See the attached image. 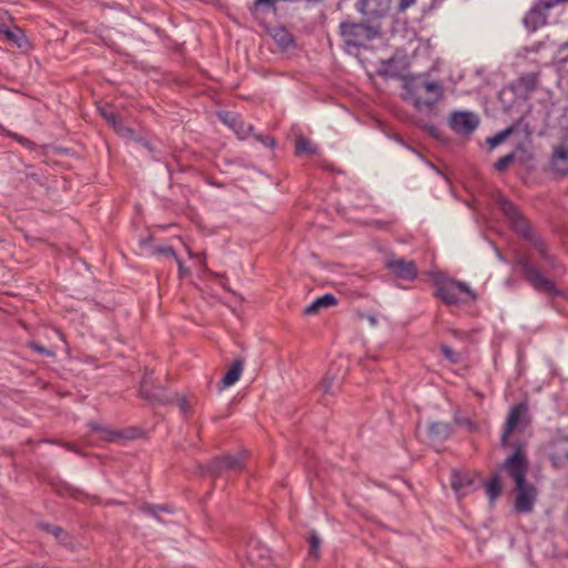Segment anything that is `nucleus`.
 <instances>
[{
	"label": "nucleus",
	"mask_w": 568,
	"mask_h": 568,
	"mask_svg": "<svg viewBox=\"0 0 568 568\" xmlns=\"http://www.w3.org/2000/svg\"><path fill=\"white\" fill-rule=\"evenodd\" d=\"M465 423H466V426H473L474 425L473 422L469 420V419H467Z\"/></svg>",
	"instance_id": "52"
},
{
	"label": "nucleus",
	"mask_w": 568,
	"mask_h": 568,
	"mask_svg": "<svg viewBox=\"0 0 568 568\" xmlns=\"http://www.w3.org/2000/svg\"><path fill=\"white\" fill-rule=\"evenodd\" d=\"M403 89V99L417 110H422L423 106L432 109L444 95L443 85L437 81H430L425 74L404 77Z\"/></svg>",
	"instance_id": "2"
},
{
	"label": "nucleus",
	"mask_w": 568,
	"mask_h": 568,
	"mask_svg": "<svg viewBox=\"0 0 568 568\" xmlns=\"http://www.w3.org/2000/svg\"><path fill=\"white\" fill-rule=\"evenodd\" d=\"M539 81V74L535 72L525 73L519 77L518 83L525 90V92L530 93L536 90Z\"/></svg>",
	"instance_id": "27"
},
{
	"label": "nucleus",
	"mask_w": 568,
	"mask_h": 568,
	"mask_svg": "<svg viewBox=\"0 0 568 568\" xmlns=\"http://www.w3.org/2000/svg\"><path fill=\"white\" fill-rule=\"evenodd\" d=\"M497 204L499 210L508 220L511 230L517 235L529 242L531 241L532 237L536 236V234H534L531 231L530 222L520 213L515 203H513L510 200L504 196H500L497 200Z\"/></svg>",
	"instance_id": "7"
},
{
	"label": "nucleus",
	"mask_w": 568,
	"mask_h": 568,
	"mask_svg": "<svg viewBox=\"0 0 568 568\" xmlns=\"http://www.w3.org/2000/svg\"><path fill=\"white\" fill-rule=\"evenodd\" d=\"M150 516L153 517L159 523H163V519L160 516V511H156L154 515H150Z\"/></svg>",
	"instance_id": "48"
},
{
	"label": "nucleus",
	"mask_w": 568,
	"mask_h": 568,
	"mask_svg": "<svg viewBox=\"0 0 568 568\" xmlns=\"http://www.w3.org/2000/svg\"><path fill=\"white\" fill-rule=\"evenodd\" d=\"M277 2L278 0H254L247 9L252 17L261 22L267 12L276 10Z\"/></svg>",
	"instance_id": "18"
},
{
	"label": "nucleus",
	"mask_w": 568,
	"mask_h": 568,
	"mask_svg": "<svg viewBox=\"0 0 568 568\" xmlns=\"http://www.w3.org/2000/svg\"><path fill=\"white\" fill-rule=\"evenodd\" d=\"M100 114L115 132L123 123L121 118L112 110L111 106L101 108Z\"/></svg>",
	"instance_id": "28"
},
{
	"label": "nucleus",
	"mask_w": 568,
	"mask_h": 568,
	"mask_svg": "<svg viewBox=\"0 0 568 568\" xmlns=\"http://www.w3.org/2000/svg\"><path fill=\"white\" fill-rule=\"evenodd\" d=\"M530 243L535 246L537 250L540 258L551 268H558L560 267V263L556 258L555 255H552L549 251V247L547 243L539 236L536 235L531 239Z\"/></svg>",
	"instance_id": "19"
},
{
	"label": "nucleus",
	"mask_w": 568,
	"mask_h": 568,
	"mask_svg": "<svg viewBox=\"0 0 568 568\" xmlns=\"http://www.w3.org/2000/svg\"><path fill=\"white\" fill-rule=\"evenodd\" d=\"M434 296L439 298L446 305H457L465 301L459 296L466 294L470 301L477 300V294L462 281L454 278L435 280Z\"/></svg>",
	"instance_id": "5"
},
{
	"label": "nucleus",
	"mask_w": 568,
	"mask_h": 568,
	"mask_svg": "<svg viewBox=\"0 0 568 568\" xmlns=\"http://www.w3.org/2000/svg\"><path fill=\"white\" fill-rule=\"evenodd\" d=\"M274 38L282 49L286 50L295 47V40L293 36L284 29L276 33Z\"/></svg>",
	"instance_id": "30"
},
{
	"label": "nucleus",
	"mask_w": 568,
	"mask_h": 568,
	"mask_svg": "<svg viewBox=\"0 0 568 568\" xmlns=\"http://www.w3.org/2000/svg\"><path fill=\"white\" fill-rule=\"evenodd\" d=\"M116 133L123 138L134 140L136 142V139L140 136H136L135 131L129 126H125L123 123L121 126H119V130Z\"/></svg>",
	"instance_id": "37"
},
{
	"label": "nucleus",
	"mask_w": 568,
	"mask_h": 568,
	"mask_svg": "<svg viewBox=\"0 0 568 568\" xmlns=\"http://www.w3.org/2000/svg\"><path fill=\"white\" fill-rule=\"evenodd\" d=\"M106 504L108 505H122L121 501H116V500H109Z\"/></svg>",
	"instance_id": "51"
},
{
	"label": "nucleus",
	"mask_w": 568,
	"mask_h": 568,
	"mask_svg": "<svg viewBox=\"0 0 568 568\" xmlns=\"http://www.w3.org/2000/svg\"><path fill=\"white\" fill-rule=\"evenodd\" d=\"M0 32L4 33L6 38L10 42L14 43L18 48H23L24 44L27 43L24 32L19 27H13L12 29H10L8 27L2 26V28H0Z\"/></svg>",
	"instance_id": "23"
},
{
	"label": "nucleus",
	"mask_w": 568,
	"mask_h": 568,
	"mask_svg": "<svg viewBox=\"0 0 568 568\" xmlns=\"http://www.w3.org/2000/svg\"><path fill=\"white\" fill-rule=\"evenodd\" d=\"M211 185H214V186H221L222 184L217 183V182H210Z\"/></svg>",
	"instance_id": "53"
},
{
	"label": "nucleus",
	"mask_w": 568,
	"mask_h": 568,
	"mask_svg": "<svg viewBox=\"0 0 568 568\" xmlns=\"http://www.w3.org/2000/svg\"><path fill=\"white\" fill-rule=\"evenodd\" d=\"M251 135H253L258 142L264 144L266 148L274 149L276 146L275 139L270 135L253 134V133Z\"/></svg>",
	"instance_id": "38"
},
{
	"label": "nucleus",
	"mask_w": 568,
	"mask_h": 568,
	"mask_svg": "<svg viewBox=\"0 0 568 568\" xmlns=\"http://www.w3.org/2000/svg\"><path fill=\"white\" fill-rule=\"evenodd\" d=\"M549 460L556 469H568V445L554 443L549 453Z\"/></svg>",
	"instance_id": "17"
},
{
	"label": "nucleus",
	"mask_w": 568,
	"mask_h": 568,
	"mask_svg": "<svg viewBox=\"0 0 568 568\" xmlns=\"http://www.w3.org/2000/svg\"><path fill=\"white\" fill-rule=\"evenodd\" d=\"M317 153V148L307 138L298 135L295 140V155H314Z\"/></svg>",
	"instance_id": "24"
},
{
	"label": "nucleus",
	"mask_w": 568,
	"mask_h": 568,
	"mask_svg": "<svg viewBox=\"0 0 568 568\" xmlns=\"http://www.w3.org/2000/svg\"><path fill=\"white\" fill-rule=\"evenodd\" d=\"M219 119L230 129H232L241 140L248 138L253 133L254 126L250 123H246L242 116L235 112L222 111L219 113Z\"/></svg>",
	"instance_id": "14"
},
{
	"label": "nucleus",
	"mask_w": 568,
	"mask_h": 568,
	"mask_svg": "<svg viewBox=\"0 0 568 568\" xmlns=\"http://www.w3.org/2000/svg\"><path fill=\"white\" fill-rule=\"evenodd\" d=\"M337 304L336 297L331 294H324L317 298H315L310 305H307L304 310L305 315H315L317 314L322 308H326L329 306H334Z\"/></svg>",
	"instance_id": "20"
},
{
	"label": "nucleus",
	"mask_w": 568,
	"mask_h": 568,
	"mask_svg": "<svg viewBox=\"0 0 568 568\" xmlns=\"http://www.w3.org/2000/svg\"><path fill=\"white\" fill-rule=\"evenodd\" d=\"M246 459V452L217 456L212 458L205 466H202V471L214 478L229 471L239 473L244 469Z\"/></svg>",
	"instance_id": "6"
},
{
	"label": "nucleus",
	"mask_w": 568,
	"mask_h": 568,
	"mask_svg": "<svg viewBox=\"0 0 568 568\" xmlns=\"http://www.w3.org/2000/svg\"><path fill=\"white\" fill-rule=\"evenodd\" d=\"M28 347L47 357H53L55 355L52 349H49L34 341L29 342Z\"/></svg>",
	"instance_id": "35"
},
{
	"label": "nucleus",
	"mask_w": 568,
	"mask_h": 568,
	"mask_svg": "<svg viewBox=\"0 0 568 568\" xmlns=\"http://www.w3.org/2000/svg\"><path fill=\"white\" fill-rule=\"evenodd\" d=\"M368 321H369V323H371L372 325H375V324L377 323V321H376L375 316H372V315H369V316H368Z\"/></svg>",
	"instance_id": "50"
},
{
	"label": "nucleus",
	"mask_w": 568,
	"mask_h": 568,
	"mask_svg": "<svg viewBox=\"0 0 568 568\" xmlns=\"http://www.w3.org/2000/svg\"><path fill=\"white\" fill-rule=\"evenodd\" d=\"M440 352L445 356L446 359H448L453 364H457L460 361V354L456 351H454L450 346L447 344L440 345Z\"/></svg>",
	"instance_id": "34"
},
{
	"label": "nucleus",
	"mask_w": 568,
	"mask_h": 568,
	"mask_svg": "<svg viewBox=\"0 0 568 568\" xmlns=\"http://www.w3.org/2000/svg\"><path fill=\"white\" fill-rule=\"evenodd\" d=\"M454 433L452 424L444 422H434L428 427V439L434 443H444Z\"/></svg>",
	"instance_id": "16"
},
{
	"label": "nucleus",
	"mask_w": 568,
	"mask_h": 568,
	"mask_svg": "<svg viewBox=\"0 0 568 568\" xmlns=\"http://www.w3.org/2000/svg\"><path fill=\"white\" fill-rule=\"evenodd\" d=\"M552 6L549 1L539 0L535 3L528 12L525 14L523 19V23L525 28L529 32H535L539 28L546 24L547 22V13L546 11L550 9Z\"/></svg>",
	"instance_id": "9"
},
{
	"label": "nucleus",
	"mask_w": 568,
	"mask_h": 568,
	"mask_svg": "<svg viewBox=\"0 0 568 568\" xmlns=\"http://www.w3.org/2000/svg\"><path fill=\"white\" fill-rule=\"evenodd\" d=\"M154 253L173 258L178 256L176 252L172 246H156L154 248Z\"/></svg>",
	"instance_id": "41"
},
{
	"label": "nucleus",
	"mask_w": 568,
	"mask_h": 568,
	"mask_svg": "<svg viewBox=\"0 0 568 568\" xmlns=\"http://www.w3.org/2000/svg\"><path fill=\"white\" fill-rule=\"evenodd\" d=\"M174 260L176 261L179 267V274L181 277H183L185 274L189 273V270L185 267L183 261L179 256H176Z\"/></svg>",
	"instance_id": "44"
},
{
	"label": "nucleus",
	"mask_w": 568,
	"mask_h": 568,
	"mask_svg": "<svg viewBox=\"0 0 568 568\" xmlns=\"http://www.w3.org/2000/svg\"><path fill=\"white\" fill-rule=\"evenodd\" d=\"M528 413V406L526 403H519L514 405L508 414L507 420L504 426V430L500 437V446L507 447L509 444V436L514 429H516Z\"/></svg>",
	"instance_id": "11"
},
{
	"label": "nucleus",
	"mask_w": 568,
	"mask_h": 568,
	"mask_svg": "<svg viewBox=\"0 0 568 568\" xmlns=\"http://www.w3.org/2000/svg\"><path fill=\"white\" fill-rule=\"evenodd\" d=\"M416 0H400V7L402 8H407L409 6H412Z\"/></svg>",
	"instance_id": "47"
},
{
	"label": "nucleus",
	"mask_w": 568,
	"mask_h": 568,
	"mask_svg": "<svg viewBox=\"0 0 568 568\" xmlns=\"http://www.w3.org/2000/svg\"><path fill=\"white\" fill-rule=\"evenodd\" d=\"M392 0H357L356 10L368 19H381L388 14Z\"/></svg>",
	"instance_id": "13"
},
{
	"label": "nucleus",
	"mask_w": 568,
	"mask_h": 568,
	"mask_svg": "<svg viewBox=\"0 0 568 568\" xmlns=\"http://www.w3.org/2000/svg\"><path fill=\"white\" fill-rule=\"evenodd\" d=\"M513 132V128H507L500 132H498L497 134H495L494 136H490L487 139V143L489 144L490 148H496L497 145H499L500 143H503Z\"/></svg>",
	"instance_id": "32"
},
{
	"label": "nucleus",
	"mask_w": 568,
	"mask_h": 568,
	"mask_svg": "<svg viewBox=\"0 0 568 568\" xmlns=\"http://www.w3.org/2000/svg\"><path fill=\"white\" fill-rule=\"evenodd\" d=\"M393 139H394L397 143H399V144H402L403 146H405V148H407L408 150H410L412 152H414V153H416V154L420 155V153H419L416 149L408 146V145L405 143V141H404L399 135L394 134V135H393Z\"/></svg>",
	"instance_id": "45"
},
{
	"label": "nucleus",
	"mask_w": 568,
	"mask_h": 568,
	"mask_svg": "<svg viewBox=\"0 0 568 568\" xmlns=\"http://www.w3.org/2000/svg\"><path fill=\"white\" fill-rule=\"evenodd\" d=\"M503 491L501 480L499 474L491 475L490 479L486 484V493L489 499L493 501L498 496H500Z\"/></svg>",
	"instance_id": "26"
},
{
	"label": "nucleus",
	"mask_w": 568,
	"mask_h": 568,
	"mask_svg": "<svg viewBox=\"0 0 568 568\" xmlns=\"http://www.w3.org/2000/svg\"><path fill=\"white\" fill-rule=\"evenodd\" d=\"M136 142L140 143L143 148H145L154 160H160L158 153L155 152L154 146L150 143V141L145 140L144 138H139L136 139Z\"/></svg>",
	"instance_id": "42"
},
{
	"label": "nucleus",
	"mask_w": 568,
	"mask_h": 568,
	"mask_svg": "<svg viewBox=\"0 0 568 568\" xmlns=\"http://www.w3.org/2000/svg\"><path fill=\"white\" fill-rule=\"evenodd\" d=\"M338 36L343 41L344 50L351 53L365 48L369 41L377 37V31L366 22L345 19L338 24Z\"/></svg>",
	"instance_id": "3"
},
{
	"label": "nucleus",
	"mask_w": 568,
	"mask_h": 568,
	"mask_svg": "<svg viewBox=\"0 0 568 568\" xmlns=\"http://www.w3.org/2000/svg\"><path fill=\"white\" fill-rule=\"evenodd\" d=\"M310 551L308 555L314 559H318L321 556V538L315 530H312L308 536Z\"/></svg>",
	"instance_id": "29"
},
{
	"label": "nucleus",
	"mask_w": 568,
	"mask_h": 568,
	"mask_svg": "<svg viewBox=\"0 0 568 568\" xmlns=\"http://www.w3.org/2000/svg\"><path fill=\"white\" fill-rule=\"evenodd\" d=\"M172 398H173V400L176 399V404H178L181 413L186 414V413L190 412L191 405H190V403H189V400L186 399L185 396L175 395Z\"/></svg>",
	"instance_id": "40"
},
{
	"label": "nucleus",
	"mask_w": 568,
	"mask_h": 568,
	"mask_svg": "<svg viewBox=\"0 0 568 568\" xmlns=\"http://www.w3.org/2000/svg\"><path fill=\"white\" fill-rule=\"evenodd\" d=\"M394 63H395L394 58L383 61L382 62L383 70L381 71V73L384 75L393 77V78L397 77V73L392 70V67Z\"/></svg>",
	"instance_id": "39"
},
{
	"label": "nucleus",
	"mask_w": 568,
	"mask_h": 568,
	"mask_svg": "<svg viewBox=\"0 0 568 568\" xmlns=\"http://www.w3.org/2000/svg\"><path fill=\"white\" fill-rule=\"evenodd\" d=\"M528 468L525 444L519 442L516 443L514 453L499 466V469L506 470L515 483L514 510L517 514H530L538 497L537 488L526 479Z\"/></svg>",
	"instance_id": "1"
},
{
	"label": "nucleus",
	"mask_w": 568,
	"mask_h": 568,
	"mask_svg": "<svg viewBox=\"0 0 568 568\" xmlns=\"http://www.w3.org/2000/svg\"><path fill=\"white\" fill-rule=\"evenodd\" d=\"M334 381H335V377H328V376H326L322 381V383L320 385V389L323 392L324 395L331 393V389L333 387Z\"/></svg>",
	"instance_id": "43"
},
{
	"label": "nucleus",
	"mask_w": 568,
	"mask_h": 568,
	"mask_svg": "<svg viewBox=\"0 0 568 568\" xmlns=\"http://www.w3.org/2000/svg\"><path fill=\"white\" fill-rule=\"evenodd\" d=\"M473 484V478H470L467 474L460 473L458 470H453L450 485L456 493H465L466 489L470 487Z\"/></svg>",
	"instance_id": "22"
},
{
	"label": "nucleus",
	"mask_w": 568,
	"mask_h": 568,
	"mask_svg": "<svg viewBox=\"0 0 568 568\" xmlns=\"http://www.w3.org/2000/svg\"><path fill=\"white\" fill-rule=\"evenodd\" d=\"M566 51H568V41L559 47V54H564ZM566 62H568V59H566Z\"/></svg>",
	"instance_id": "46"
},
{
	"label": "nucleus",
	"mask_w": 568,
	"mask_h": 568,
	"mask_svg": "<svg viewBox=\"0 0 568 568\" xmlns=\"http://www.w3.org/2000/svg\"><path fill=\"white\" fill-rule=\"evenodd\" d=\"M242 371L243 361L241 358L234 359L231 367L220 382L221 388L230 387L231 385L236 383L241 377Z\"/></svg>",
	"instance_id": "21"
},
{
	"label": "nucleus",
	"mask_w": 568,
	"mask_h": 568,
	"mask_svg": "<svg viewBox=\"0 0 568 568\" xmlns=\"http://www.w3.org/2000/svg\"><path fill=\"white\" fill-rule=\"evenodd\" d=\"M139 393L141 397L151 403H159L162 405L173 403V398H171V396L166 394L164 388L153 385L151 375H149L148 373L144 374L140 383Z\"/></svg>",
	"instance_id": "10"
},
{
	"label": "nucleus",
	"mask_w": 568,
	"mask_h": 568,
	"mask_svg": "<svg viewBox=\"0 0 568 568\" xmlns=\"http://www.w3.org/2000/svg\"><path fill=\"white\" fill-rule=\"evenodd\" d=\"M64 446L67 447L68 450L78 453V449L72 444L68 443Z\"/></svg>",
	"instance_id": "49"
},
{
	"label": "nucleus",
	"mask_w": 568,
	"mask_h": 568,
	"mask_svg": "<svg viewBox=\"0 0 568 568\" xmlns=\"http://www.w3.org/2000/svg\"><path fill=\"white\" fill-rule=\"evenodd\" d=\"M140 510L145 515H154L156 511L172 513V508L169 505H154L149 503L142 504Z\"/></svg>",
	"instance_id": "31"
},
{
	"label": "nucleus",
	"mask_w": 568,
	"mask_h": 568,
	"mask_svg": "<svg viewBox=\"0 0 568 568\" xmlns=\"http://www.w3.org/2000/svg\"><path fill=\"white\" fill-rule=\"evenodd\" d=\"M478 124V116L469 111H455L449 119L452 130L462 135L471 134L477 129Z\"/></svg>",
	"instance_id": "8"
},
{
	"label": "nucleus",
	"mask_w": 568,
	"mask_h": 568,
	"mask_svg": "<svg viewBox=\"0 0 568 568\" xmlns=\"http://www.w3.org/2000/svg\"><path fill=\"white\" fill-rule=\"evenodd\" d=\"M515 161V154L514 153H508L501 158H499L495 164H494V168L496 171L498 172H504L506 171L510 164H513Z\"/></svg>",
	"instance_id": "33"
},
{
	"label": "nucleus",
	"mask_w": 568,
	"mask_h": 568,
	"mask_svg": "<svg viewBox=\"0 0 568 568\" xmlns=\"http://www.w3.org/2000/svg\"><path fill=\"white\" fill-rule=\"evenodd\" d=\"M385 266L388 268L397 278L404 281H414L418 275V270L414 261H407L402 257H388L385 261Z\"/></svg>",
	"instance_id": "12"
},
{
	"label": "nucleus",
	"mask_w": 568,
	"mask_h": 568,
	"mask_svg": "<svg viewBox=\"0 0 568 568\" xmlns=\"http://www.w3.org/2000/svg\"><path fill=\"white\" fill-rule=\"evenodd\" d=\"M514 264L520 267L524 280L529 283L535 291L547 293L551 296H561L564 294V292L556 286L555 282L545 277L540 270L532 264L529 255L516 253Z\"/></svg>",
	"instance_id": "4"
},
{
	"label": "nucleus",
	"mask_w": 568,
	"mask_h": 568,
	"mask_svg": "<svg viewBox=\"0 0 568 568\" xmlns=\"http://www.w3.org/2000/svg\"><path fill=\"white\" fill-rule=\"evenodd\" d=\"M40 527L43 530H45L47 532L52 534L53 536H55L58 539L61 537V535L64 534L63 528L60 527V526H55V525H51V524H47V523H41Z\"/></svg>",
	"instance_id": "36"
},
{
	"label": "nucleus",
	"mask_w": 568,
	"mask_h": 568,
	"mask_svg": "<svg viewBox=\"0 0 568 568\" xmlns=\"http://www.w3.org/2000/svg\"><path fill=\"white\" fill-rule=\"evenodd\" d=\"M89 427L93 430V432H98L101 434V437L106 440V442H115L118 439H121L123 437V435L118 432V430H114L112 428H109L106 426H103L97 422H90L89 423Z\"/></svg>",
	"instance_id": "25"
},
{
	"label": "nucleus",
	"mask_w": 568,
	"mask_h": 568,
	"mask_svg": "<svg viewBox=\"0 0 568 568\" xmlns=\"http://www.w3.org/2000/svg\"><path fill=\"white\" fill-rule=\"evenodd\" d=\"M549 169L556 176L568 175V143L562 142L552 148Z\"/></svg>",
	"instance_id": "15"
}]
</instances>
